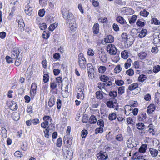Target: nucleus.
I'll use <instances>...</instances> for the list:
<instances>
[{
  "mask_svg": "<svg viewBox=\"0 0 160 160\" xmlns=\"http://www.w3.org/2000/svg\"><path fill=\"white\" fill-rule=\"evenodd\" d=\"M78 62L79 67L82 69H85L87 66L86 59L82 53H80L78 56Z\"/></svg>",
  "mask_w": 160,
  "mask_h": 160,
  "instance_id": "nucleus-1",
  "label": "nucleus"
},
{
  "mask_svg": "<svg viewBox=\"0 0 160 160\" xmlns=\"http://www.w3.org/2000/svg\"><path fill=\"white\" fill-rule=\"evenodd\" d=\"M62 15L64 18L66 20L67 24L75 21L74 16L71 12L66 13L62 12Z\"/></svg>",
  "mask_w": 160,
  "mask_h": 160,
  "instance_id": "nucleus-2",
  "label": "nucleus"
},
{
  "mask_svg": "<svg viewBox=\"0 0 160 160\" xmlns=\"http://www.w3.org/2000/svg\"><path fill=\"white\" fill-rule=\"evenodd\" d=\"M107 50L112 55H116L117 52V49L115 45L113 44H108L107 47Z\"/></svg>",
  "mask_w": 160,
  "mask_h": 160,
  "instance_id": "nucleus-3",
  "label": "nucleus"
},
{
  "mask_svg": "<svg viewBox=\"0 0 160 160\" xmlns=\"http://www.w3.org/2000/svg\"><path fill=\"white\" fill-rule=\"evenodd\" d=\"M20 51L17 48H15L13 49L12 52L11 57L13 58V59H15L16 58H18L20 57H21L22 54V52L21 54H20Z\"/></svg>",
  "mask_w": 160,
  "mask_h": 160,
  "instance_id": "nucleus-4",
  "label": "nucleus"
},
{
  "mask_svg": "<svg viewBox=\"0 0 160 160\" xmlns=\"http://www.w3.org/2000/svg\"><path fill=\"white\" fill-rule=\"evenodd\" d=\"M17 21L18 23L19 29L21 32L24 30L25 25L23 20L21 16H18L17 19Z\"/></svg>",
  "mask_w": 160,
  "mask_h": 160,
  "instance_id": "nucleus-5",
  "label": "nucleus"
},
{
  "mask_svg": "<svg viewBox=\"0 0 160 160\" xmlns=\"http://www.w3.org/2000/svg\"><path fill=\"white\" fill-rule=\"evenodd\" d=\"M96 156L98 160H105L107 159L108 156L106 152H100L97 154Z\"/></svg>",
  "mask_w": 160,
  "mask_h": 160,
  "instance_id": "nucleus-6",
  "label": "nucleus"
},
{
  "mask_svg": "<svg viewBox=\"0 0 160 160\" xmlns=\"http://www.w3.org/2000/svg\"><path fill=\"white\" fill-rule=\"evenodd\" d=\"M88 70V74L89 76H92V75L94 73V70L93 67L91 63H88L87 65Z\"/></svg>",
  "mask_w": 160,
  "mask_h": 160,
  "instance_id": "nucleus-7",
  "label": "nucleus"
},
{
  "mask_svg": "<svg viewBox=\"0 0 160 160\" xmlns=\"http://www.w3.org/2000/svg\"><path fill=\"white\" fill-rule=\"evenodd\" d=\"M25 13L29 16L31 15L32 13V8L28 4L25 7Z\"/></svg>",
  "mask_w": 160,
  "mask_h": 160,
  "instance_id": "nucleus-8",
  "label": "nucleus"
},
{
  "mask_svg": "<svg viewBox=\"0 0 160 160\" xmlns=\"http://www.w3.org/2000/svg\"><path fill=\"white\" fill-rule=\"evenodd\" d=\"M99 58L102 62H106L107 59V57L106 54L103 52H101L99 54Z\"/></svg>",
  "mask_w": 160,
  "mask_h": 160,
  "instance_id": "nucleus-9",
  "label": "nucleus"
},
{
  "mask_svg": "<svg viewBox=\"0 0 160 160\" xmlns=\"http://www.w3.org/2000/svg\"><path fill=\"white\" fill-rule=\"evenodd\" d=\"M127 146L128 148H132L133 147H136L137 144L134 141L128 140L127 142Z\"/></svg>",
  "mask_w": 160,
  "mask_h": 160,
  "instance_id": "nucleus-10",
  "label": "nucleus"
},
{
  "mask_svg": "<svg viewBox=\"0 0 160 160\" xmlns=\"http://www.w3.org/2000/svg\"><path fill=\"white\" fill-rule=\"evenodd\" d=\"M67 24L69 26V28L72 31L74 32L75 31L76 28V23L75 21L69 23Z\"/></svg>",
  "mask_w": 160,
  "mask_h": 160,
  "instance_id": "nucleus-11",
  "label": "nucleus"
},
{
  "mask_svg": "<svg viewBox=\"0 0 160 160\" xmlns=\"http://www.w3.org/2000/svg\"><path fill=\"white\" fill-rule=\"evenodd\" d=\"M138 33H139L138 36L140 38H142L145 37L147 32V31L146 29H142L140 32H137Z\"/></svg>",
  "mask_w": 160,
  "mask_h": 160,
  "instance_id": "nucleus-12",
  "label": "nucleus"
},
{
  "mask_svg": "<svg viewBox=\"0 0 160 160\" xmlns=\"http://www.w3.org/2000/svg\"><path fill=\"white\" fill-rule=\"evenodd\" d=\"M149 150L150 153L152 157H155L158 155V150L153 148H150Z\"/></svg>",
  "mask_w": 160,
  "mask_h": 160,
  "instance_id": "nucleus-13",
  "label": "nucleus"
},
{
  "mask_svg": "<svg viewBox=\"0 0 160 160\" xmlns=\"http://www.w3.org/2000/svg\"><path fill=\"white\" fill-rule=\"evenodd\" d=\"M114 37L111 35H108L105 38V41L107 43H111L113 42Z\"/></svg>",
  "mask_w": 160,
  "mask_h": 160,
  "instance_id": "nucleus-14",
  "label": "nucleus"
},
{
  "mask_svg": "<svg viewBox=\"0 0 160 160\" xmlns=\"http://www.w3.org/2000/svg\"><path fill=\"white\" fill-rule=\"evenodd\" d=\"M99 24L98 23L94 24L93 27V31L94 34H97L99 32Z\"/></svg>",
  "mask_w": 160,
  "mask_h": 160,
  "instance_id": "nucleus-15",
  "label": "nucleus"
},
{
  "mask_svg": "<svg viewBox=\"0 0 160 160\" xmlns=\"http://www.w3.org/2000/svg\"><path fill=\"white\" fill-rule=\"evenodd\" d=\"M55 97L52 96L50 98L48 102V105L50 107H52L55 104Z\"/></svg>",
  "mask_w": 160,
  "mask_h": 160,
  "instance_id": "nucleus-16",
  "label": "nucleus"
},
{
  "mask_svg": "<svg viewBox=\"0 0 160 160\" xmlns=\"http://www.w3.org/2000/svg\"><path fill=\"white\" fill-rule=\"evenodd\" d=\"M102 92H103L102 91H97L96 92V96L98 99H102L103 98V96Z\"/></svg>",
  "mask_w": 160,
  "mask_h": 160,
  "instance_id": "nucleus-17",
  "label": "nucleus"
},
{
  "mask_svg": "<svg viewBox=\"0 0 160 160\" xmlns=\"http://www.w3.org/2000/svg\"><path fill=\"white\" fill-rule=\"evenodd\" d=\"M89 122L90 123L92 124H94L96 123L97 122L96 117L94 115H91L89 118Z\"/></svg>",
  "mask_w": 160,
  "mask_h": 160,
  "instance_id": "nucleus-18",
  "label": "nucleus"
},
{
  "mask_svg": "<svg viewBox=\"0 0 160 160\" xmlns=\"http://www.w3.org/2000/svg\"><path fill=\"white\" fill-rule=\"evenodd\" d=\"M137 88H138V84L137 83H134L130 85L128 87V89L132 91L136 89Z\"/></svg>",
  "mask_w": 160,
  "mask_h": 160,
  "instance_id": "nucleus-19",
  "label": "nucleus"
},
{
  "mask_svg": "<svg viewBox=\"0 0 160 160\" xmlns=\"http://www.w3.org/2000/svg\"><path fill=\"white\" fill-rule=\"evenodd\" d=\"M116 20L119 23L122 24H124L126 22L125 20L121 16L118 17Z\"/></svg>",
  "mask_w": 160,
  "mask_h": 160,
  "instance_id": "nucleus-20",
  "label": "nucleus"
},
{
  "mask_svg": "<svg viewBox=\"0 0 160 160\" xmlns=\"http://www.w3.org/2000/svg\"><path fill=\"white\" fill-rule=\"evenodd\" d=\"M46 19L48 22L50 23L53 22L54 21V17L52 15H47L46 17Z\"/></svg>",
  "mask_w": 160,
  "mask_h": 160,
  "instance_id": "nucleus-21",
  "label": "nucleus"
},
{
  "mask_svg": "<svg viewBox=\"0 0 160 160\" xmlns=\"http://www.w3.org/2000/svg\"><path fill=\"white\" fill-rule=\"evenodd\" d=\"M147 55V54L144 52H141L138 54V56L142 60L145 59Z\"/></svg>",
  "mask_w": 160,
  "mask_h": 160,
  "instance_id": "nucleus-22",
  "label": "nucleus"
},
{
  "mask_svg": "<svg viewBox=\"0 0 160 160\" xmlns=\"http://www.w3.org/2000/svg\"><path fill=\"white\" fill-rule=\"evenodd\" d=\"M116 118L117 115L116 113L113 112L109 115L108 119L110 120H115Z\"/></svg>",
  "mask_w": 160,
  "mask_h": 160,
  "instance_id": "nucleus-23",
  "label": "nucleus"
},
{
  "mask_svg": "<svg viewBox=\"0 0 160 160\" xmlns=\"http://www.w3.org/2000/svg\"><path fill=\"white\" fill-rule=\"evenodd\" d=\"M121 55L122 57L124 59H127L128 56V52L125 50L122 52Z\"/></svg>",
  "mask_w": 160,
  "mask_h": 160,
  "instance_id": "nucleus-24",
  "label": "nucleus"
},
{
  "mask_svg": "<svg viewBox=\"0 0 160 160\" xmlns=\"http://www.w3.org/2000/svg\"><path fill=\"white\" fill-rule=\"evenodd\" d=\"M147 148V145L146 144L142 145L139 148V152L143 153L145 152Z\"/></svg>",
  "mask_w": 160,
  "mask_h": 160,
  "instance_id": "nucleus-25",
  "label": "nucleus"
},
{
  "mask_svg": "<svg viewBox=\"0 0 160 160\" xmlns=\"http://www.w3.org/2000/svg\"><path fill=\"white\" fill-rule=\"evenodd\" d=\"M78 90L79 92H78L77 95V98L78 99H79L80 97L82 96V94L83 95V88H80L78 89Z\"/></svg>",
  "mask_w": 160,
  "mask_h": 160,
  "instance_id": "nucleus-26",
  "label": "nucleus"
},
{
  "mask_svg": "<svg viewBox=\"0 0 160 160\" xmlns=\"http://www.w3.org/2000/svg\"><path fill=\"white\" fill-rule=\"evenodd\" d=\"M147 77L146 75L141 74L139 76L138 79L139 81L143 82L147 79Z\"/></svg>",
  "mask_w": 160,
  "mask_h": 160,
  "instance_id": "nucleus-27",
  "label": "nucleus"
},
{
  "mask_svg": "<svg viewBox=\"0 0 160 160\" xmlns=\"http://www.w3.org/2000/svg\"><path fill=\"white\" fill-rule=\"evenodd\" d=\"M109 95L112 98H114L117 95V92L116 91H112L109 92Z\"/></svg>",
  "mask_w": 160,
  "mask_h": 160,
  "instance_id": "nucleus-28",
  "label": "nucleus"
},
{
  "mask_svg": "<svg viewBox=\"0 0 160 160\" xmlns=\"http://www.w3.org/2000/svg\"><path fill=\"white\" fill-rule=\"evenodd\" d=\"M132 109V107L130 105H126L125 108V112L126 115H128L129 114V113H127L128 111H131Z\"/></svg>",
  "mask_w": 160,
  "mask_h": 160,
  "instance_id": "nucleus-29",
  "label": "nucleus"
},
{
  "mask_svg": "<svg viewBox=\"0 0 160 160\" xmlns=\"http://www.w3.org/2000/svg\"><path fill=\"white\" fill-rule=\"evenodd\" d=\"M132 61L130 58L127 60L126 62L125 63L124 66L126 69L128 68L131 66Z\"/></svg>",
  "mask_w": 160,
  "mask_h": 160,
  "instance_id": "nucleus-30",
  "label": "nucleus"
},
{
  "mask_svg": "<svg viewBox=\"0 0 160 160\" xmlns=\"http://www.w3.org/2000/svg\"><path fill=\"white\" fill-rule=\"evenodd\" d=\"M58 23H54L51 24L49 27L48 29L49 31H53L58 26Z\"/></svg>",
  "mask_w": 160,
  "mask_h": 160,
  "instance_id": "nucleus-31",
  "label": "nucleus"
},
{
  "mask_svg": "<svg viewBox=\"0 0 160 160\" xmlns=\"http://www.w3.org/2000/svg\"><path fill=\"white\" fill-rule=\"evenodd\" d=\"M66 155V158H70L72 156V152L71 150H67L66 152V154H65Z\"/></svg>",
  "mask_w": 160,
  "mask_h": 160,
  "instance_id": "nucleus-32",
  "label": "nucleus"
},
{
  "mask_svg": "<svg viewBox=\"0 0 160 160\" xmlns=\"http://www.w3.org/2000/svg\"><path fill=\"white\" fill-rule=\"evenodd\" d=\"M49 74H45L43 76V81L45 82L46 83L48 82L49 78V76L48 75Z\"/></svg>",
  "mask_w": 160,
  "mask_h": 160,
  "instance_id": "nucleus-33",
  "label": "nucleus"
},
{
  "mask_svg": "<svg viewBox=\"0 0 160 160\" xmlns=\"http://www.w3.org/2000/svg\"><path fill=\"white\" fill-rule=\"evenodd\" d=\"M160 71V66L158 65L153 67V71L155 73H157Z\"/></svg>",
  "mask_w": 160,
  "mask_h": 160,
  "instance_id": "nucleus-34",
  "label": "nucleus"
},
{
  "mask_svg": "<svg viewBox=\"0 0 160 160\" xmlns=\"http://www.w3.org/2000/svg\"><path fill=\"white\" fill-rule=\"evenodd\" d=\"M136 126L138 129L140 130L143 129L145 126L144 124L142 122H139L137 123Z\"/></svg>",
  "mask_w": 160,
  "mask_h": 160,
  "instance_id": "nucleus-35",
  "label": "nucleus"
},
{
  "mask_svg": "<svg viewBox=\"0 0 160 160\" xmlns=\"http://www.w3.org/2000/svg\"><path fill=\"white\" fill-rule=\"evenodd\" d=\"M138 119L139 121H142L145 119L146 118V115L145 113H142L138 116Z\"/></svg>",
  "mask_w": 160,
  "mask_h": 160,
  "instance_id": "nucleus-36",
  "label": "nucleus"
},
{
  "mask_svg": "<svg viewBox=\"0 0 160 160\" xmlns=\"http://www.w3.org/2000/svg\"><path fill=\"white\" fill-rule=\"evenodd\" d=\"M22 55H21V57H20L18 58H16V60L15 62V65L17 66H18L20 65L21 64V62L22 60Z\"/></svg>",
  "mask_w": 160,
  "mask_h": 160,
  "instance_id": "nucleus-37",
  "label": "nucleus"
},
{
  "mask_svg": "<svg viewBox=\"0 0 160 160\" xmlns=\"http://www.w3.org/2000/svg\"><path fill=\"white\" fill-rule=\"evenodd\" d=\"M106 70V68L105 66H101L99 68L98 71L100 73H104Z\"/></svg>",
  "mask_w": 160,
  "mask_h": 160,
  "instance_id": "nucleus-38",
  "label": "nucleus"
},
{
  "mask_svg": "<svg viewBox=\"0 0 160 160\" xmlns=\"http://www.w3.org/2000/svg\"><path fill=\"white\" fill-rule=\"evenodd\" d=\"M137 18V17L136 15H133L129 21V23L131 24L134 23L135 22Z\"/></svg>",
  "mask_w": 160,
  "mask_h": 160,
  "instance_id": "nucleus-39",
  "label": "nucleus"
},
{
  "mask_svg": "<svg viewBox=\"0 0 160 160\" xmlns=\"http://www.w3.org/2000/svg\"><path fill=\"white\" fill-rule=\"evenodd\" d=\"M125 91V88L123 86L120 87L118 90L119 94L122 95L124 93Z\"/></svg>",
  "mask_w": 160,
  "mask_h": 160,
  "instance_id": "nucleus-40",
  "label": "nucleus"
},
{
  "mask_svg": "<svg viewBox=\"0 0 160 160\" xmlns=\"http://www.w3.org/2000/svg\"><path fill=\"white\" fill-rule=\"evenodd\" d=\"M115 139L118 141L121 142L123 140V138L122 134H119L116 136Z\"/></svg>",
  "mask_w": 160,
  "mask_h": 160,
  "instance_id": "nucleus-41",
  "label": "nucleus"
},
{
  "mask_svg": "<svg viewBox=\"0 0 160 160\" xmlns=\"http://www.w3.org/2000/svg\"><path fill=\"white\" fill-rule=\"evenodd\" d=\"M62 144V140L61 138H58L57 140L56 145L59 147H60Z\"/></svg>",
  "mask_w": 160,
  "mask_h": 160,
  "instance_id": "nucleus-42",
  "label": "nucleus"
},
{
  "mask_svg": "<svg viewBox=\"0 0 160 160\" xmlns=\"http://www.w3.org/2000/svg\"><path fill=\"white\" fill-rule=\"evenodd\" d=\"M136 24L139 27H143L145 25V23L141 21L140 19H138L136 22Z\"/></svg>",
  "mask_w": 160,
  "mask_h": 160,
  "instance_id": "nucleus-43",
  "label": "nucleus"
},
{
  "mask_svg": "<svg viewBox=\"0 0 160 160\" xmlns=\"http://www.w3.org/2000/svg\"><path fill=\"white\" fill-rule=\"evenodd\" d=\"M139 152H136L134 154L133 157H135V158H137L138 159H142L143 156L142 155H139Z\"/></svg>",
  "mask_w": 160,
  "mask_h": 160,
  "instance_id": "nucleus-44",
  "label": "nucleus"
},
{
  "mask_svg": "<svg viewBox=\"0 0 160 160\" xmlns=\"http://www.w3.org/2000/svg\"><path fill=\"white\" fill-rule=\"evenodd\" d=\"M100 78L101 81L103 82H106L109 79L108 77L105 75L101 76Z\"/></svg>",
  "mask_w": 160,
  "mask_h": 160,
  "instance_id": "nucleus-45",
  "label": "nucleus"
},
{
  "mask_svg": "<svg viewBox=\"0 0 160 160\" xmlns=\"http://www.w3.org/2000/svg\"><path fill=\"white\" fill-rule=\"evenodd\" d=\"M7 62L8 63H12L13 62L12 59H13L11 57H10L9 56H7L5 58Z\"/></svg>",
  "mask_w": 160,
  "mask_h": 160,
  "instance_id": "nucleus-46",
  "label": "nucleus"
},
{
  "mask_svg": "<svg viewBox=\"0 0 160 160\" xmlns=\"http://www.w3.org/2000/svg\"><path fill=\"white\" fill-rule=\"evenodd\" d=\"M57 85L56 82L54 80L52 82L50 83V88L52 90L54 89L57 87Z\"/></svg>",
  "mask_w": 160,
  "mask_h": 160,
  "instance_id": "nucleus-47",
  "label": "nucleus"
},
{
  "mask_svg": "<svg viewBox=\"0 0 160 160\" xmlns=\"http://www.w3.org/2000/svg\"><path fill=\"white\" fill-rule=\"evenodd\" d=\"M103 131V129L102 127L98 128L95 130V133L97 134L99 133H102Z\"/></svg>",
  "mask_w": 160,
  "mask_h": 160,
  "instance_id": "nucleus-48",
  "label": "nucleus"
},
{
  "mask_svg": "<svg viewBox=\"0 0 160 160\" xmlns=\"http://www.w3.org/2000/svg\"><path fill=\"white\" fill-rule=\"evenodd\" d=\"M149 14V13L145 10H144L140 12V15L144 17H147Z\"/></svg>",
  "mask_w": 160,
  "mask_h": 160,
  "instance_id": "nucleus-49",
  "label": "nucleus"
},
{
  "mask_svg": "<svg viewBox=\"0 0 160 160\" xmlns=\"http://www.w3.org/2000/svg\"><path fill=\"white\" fill-rule=\"evenodd\" d=\"M62 78L61 77H58L56 78V79L55 81L56 82H57L58 85H59L60 84L62 83Z\"/></svg>",
  "mask_w": 160,
  "mask_h": 160,
  "instance_id": "nucleus-50",
  "label": "nucleus"
},
{
  "mask_svg": "<svg viewBox=\"0 0 160 160\" xmlns=\"http://www.w3.org/2000/svg\"><path fill=\"white\" fill-rule=\"evenodd\" d=\"M98 88L102 90V88H104L106 84L102 82H99L98 84Z\"/></svg>",
  "mask_w": 160,
  "mask_h": 160,
  "instance_id": "nucleus-51",
  "label": "nucleus"
},
{
  "mask_svg": "<svg viewBox=\"0 0 160 160\" xmlns=\"http://www.w3.org/2000/svg\"><path fill=\"white\" fill-rule=\"evenodd\" d=\"M122 68L121 67L120 65H118L115 67L114 71L116 73H118L120 72Z\"/></svg>",
  "mask_w": 160,
  "mask_h": 160,
  "instance_id": "nucleus-52",
  "label": "nucleus"
},
{
  "mask_svg": "<svg viewBox=\"0 0 160 160\" xmlns=\"http://www.w3.org/2000/svg\"><path fill=\"white\" fill-rule=\"evenodd\" d=\"M115 82L118 86L122 85L124 83V81L122 80H116Z\"/></svg>",
  "mask_w": 160,
  "mask_h": 160,
  "instance_id": "nucleus-53",
  "label": "nucleus"
},
{
  "mask_svg": "<svg viewBox=\"0 0 160 160\" xmlns=\"http://www.w3.org/2000/svg\"><path fill=\"white\" fill-rule=\"evenodd\" d=\"M61 101L59 99H58L57 101V108L58 109H60L61 107Z\"/></svg>",
  "mask_w": 160,
  "mask_h": 160,
  "instance_id": "nucleus-54",
  "label": "nucleus"
},
{
  "mask_svg": "<svg viewBox=\"0 0 160 160\" xmlns=\"http://www.w3.org/2000/svg\"><path fill=\"white\" fill-rule=\"evenodd\" d=\"M98 124L101 127H103L104 126V121L102 119H100L98 121Z\"/></svg>",
  "mask_w": 160,
  "mask_h": 160,
  "instance_id": "nucleus-55",
  "label": "nucleus"
},
{
  "mask_svg": "<svg viewBox=\"0 0 160 160\" xmlns=\"http://www.w3.org/2000/svg\"><path fill=\"white\" fill-rule=\"evenodd\" d=\"M45 12L44 9H40L38 12V15L41 17H43L45 14Z\"/></svg>",
  "mask_w": 160,
  "mask_h": 160,
  "instance_id": "nucleus-56",
  "label": "nucleus"
},
{
  "mask_svg": "<svg viewBox=\"0 0 160 160\" xmlns=\"http://www.w3.org/2000/svg\"><path fill=\"white\" fill-rule=\"evenodd\" d=\"M151 22L155 25H158L160 24V22L156 18H152Z\"/></svg>",
  "mask_w": 160,
  "mask_h": 160,
  "instance_id": "nucleus-57",
  "label": "nucleus"
},
{
  "mask_svg": "<svg viewBox=\"0 0 160 160\" xmlns=\"http://www.w3.org/2000/svg\"><path fill=\"white\" fill-rule=\"evenodd\" d=\"M48 0H39V2L41 5L43 6L46 5L47 4Z\"/></svg>",
  "mask_w": 160,
  "mask_h": 160,
  "instance_id": "nucleus-58",
  "label": "nucleus"
},
{
  "mask_svg": "<svg viewBox=\"0 0 160 160\" xmlns=\"http://www.w3.org/2000/svg\"><path fill=\"white\" fill-rule=\"evenodd\" d=\"M47 27V25L44 23H43L41 24H39V27L40 29L43 30L46 28Z\"/></svg>",
  "mask_w": 160,
  "mask_h": 160,
  "instance_id": "nucleus-59",
  "label": "nucleus"
},
{
  "mask_svg": "<svg viewBox=\"0 0 160 160\" xmlns=\"http://www.w3.org/2000/svg\"><path fill=\"white\" fill-rule=\"evenodd\" d=\"M10 108L12 110H15L18 109V106L16 103H13L11 106Z\"/></svg>",
  "mask_w": 160,
  "mask_h": 160,
  "instance_id": "nucleus-60",
  "label": "nucleus"
},
{
  "mask_svg": "<svg viewBox=\"0 0 160 160\" xmlns=\"http://www.w3.org/2000/svg\"><path fill=\"white\" fill-rule=\"evenodd\" d=\"M43 120L45 121H50L51 122L52 118L48 116H45L43 118Z\"/></svg>",
  "mask_w": 160,
  "mask_h": 160,
  "instance_id": "nucleus-61",
  "label": "nucleus"
},
{
  "mask_svg": "<svg viewBox=\"0 0 160 160\" xmlns=\"http://www.w3.org/2000/svg\"><path fill=\"white\" fill-rule=\"evenodd\" d=\"M88 133V132L87 130H84L82 131V138H85Z\"/></svg>",
  "mask_w": 160,
  "mask_h": 160,
  "instance_id": "nucleus-62",
  "label": "nucleus"
},
{
  "mask_svg": "<svg viewBox=\"0 0 160 160\" xmlns=\"http://www.w3.org/2000/svg\"><path fill=\"white\" fill-rule=\"evenodd\" d=\"M126 73L129 76H132L134 74V72L132 69H130L126 71Z\"/></svg>",
  "mask_w": 160,
  "mask_h": 160,
  "instance_id": "nucleus-63",
  "label": "nucleus"
},
{
  "mask_svg": "<svg viewBox=\"0 0 160 160\" xmlns=\"http://www.w3.org/2000/svg\"><path fill=\"white\" fill-rule=\"evenodd\" d=\"M112 27L113 29L115 31L117 32L119 30V28L118 25L116 23H114L113 24Z\"/></svg>",
  "mask_w": 160,
  "mask_h": 160,
  "instance_id": "nucleus-64",
  "label": "nucleus"
}]
</instances>
